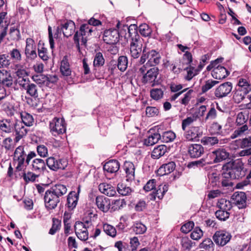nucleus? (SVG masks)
Returning a JSON list of instances; mask_svg holds the SVG:
<instances>
[{"label": "nucleus", "mask_w": 251, "mask_h": 251, "mask_svg": "<svg viewBox=\"0 0 251 251\" xmlns=\"http://www.w3.org/2000/svg\"><path fill=\"white\" fill-rule=\"evenodd\" d=\"M36 156L34 151H28V147L22 145L18 147L14 154V163L16 171H24L30 160Z\"/></svg>", "instance_id": "nucleus-1"}, {"label": "nucleus", "mask_w": 251, "mask_h": 251, "mask_svg": "<svg viewBox=\"0 0 251 251\" xmlns=\"http://www.w3.org/2000/svg\"><path fill=\"white\" fill-rule=\"evenodd\" d=\"M128 33L131 41L130 43V54L133 58H137L143 51V40L138 34L136 26L130 25L128 28Z\"/></svg>", "instance_id": "nucleus-2"}, {"label": "nucleus", "mask_w": 251, "mask_h": 251, "mask_svg": "<svg viewBox=\"0 0 251 251\" xmlns=\"http://www.w3.org/2000/svg\"><path fill=\"white\" fill-rule=\"evenodd\" d=\"M100 24L101 22L99 20L92 18L89 20L88 24H83L81 25L79 31H76L74 37L75 43L78 48H79L80 40L82 45H85L86 44L87 39L85 36L87 34L89 35L92 32V29L90 28V25L97 26Z\"/></svg>", "instance_id": "nucleus-3"}, {"label": "nucleus", "mask_w": 251, "mask_h": 251, "mask_svg": "<svg viewBox=\"0 0 251 251\" xmlns=\"http://www.w3.org/2000/svg\"><path fill=\"white\" fill-rule=\"evenodd\" d=\"M90 218H84L82 221H77L75 223V233L78 239L81 241H86L88 239V229L92 226L91 215L92 213H90ZM95 216L93 214V216Z\"/></svg>", "instance_id": "nucleus-4"}, {"label": "nucleus", "mask_w": 251, "mask_h": 251, "mask_svg": "<svg viewBox=\"0 0 251 251\" xmlns=\"http://www.w3.org/2000/svg\"><path fill=\"white\" fill-rule=\"evenodd\" d=\"M244 169V163L240 159L228 162L223 166V170L229 172L235 179H239L245 176V172Z\"/></svg>", "instance_id": "nucleus-5"}, {"label": "nucleus", "mask_w": 251, "mask_h": 251, "mask_svg": "<svg viewBox=\"0 0 251 251\" xmlns=\"http://www.w3.org/2000/svg\"><path fill=\"white\" fill-rule=\"evenodd\" d=\"M161 59L160 53L154 50L147 51L146 48L143 50V53L140 59V63L144 64L146 60V65L150 66H155L159 64Z\"/></svg>", "instance_id": "nucleus-6"}, {"label": "nucleus", "mask_w": 251, "mask_h": 251, "mask_svg": "<svg viewBox=\"0 0 251 251\" xmlns=\"http://www.w3.org/2000/svg\"><path fill=\"white\" fill-rule=\"evenodd\" d=\"M49 128L51 134L57 136L66 131V124L63 118L54 117L50 122Z\"/></svg>", "instance_id": "nucleus-7"}, {"label": "nucleus", "mask_w": 251, "mask_h": 251, "mask_svg": "<svg viewBox=\"0 0 251 251\" xmlns=\"http://www.w3.org/2000/svg\"><path fill=\"white\" fill-rule=\"evenodd\" d=\"M44 199L45 207L48 210L55 209L60 201V199L49 189L46 191Z\"/></svg>", "instance_id": "nucleus-8"}, {"label": "nucleus", "mask_w": 251, "mask_h": 251, "mask_svg": "<svg viewBox=\"0 0 251 251\" xmlns=\"http://www.w3.org/2000/svg\"><path fill=\"white\" fill-rule=\"evenodd\" d=\"M60 71L64 78L68 79L69 83H73L72 71L68 61L67 56H64L60 63Z\"/></svg>", "instance_id": "nucleus-9"}, {"label": "nucleus", "mask_w": 251, "mask_h": 251, "mask_svg": "<svg viewBox=\"0 0 251 251\" xmlns=\"http://www.w3.org/2000/svg\"><path fill=\"white\" fill-rule=\"evenodd\" d=\"M116 24H112L113 28H111V44L119 43L120 37L126 33V30L121 28V24L119 20H116Z\"/></svg>", "instance_id": "nucleus-10"}, {"label": "nucleus", "mask_w": 251, "mask_h": 251, "mask_svg": "<svg viewBox=\"0 0 251 251\" xmlns=\"http://www.w3.org/2000/svg\"><path fill=\"white\" fill-rule=\"evenodd\" d=\"M229 233L225 230L217 231L213 236V240L218 246H224L231 239Z\"/></svg>", "instance_id": "nucleus-11"}, {"label": "nucleus", "mask_w": 251, "mask_h": 251, "mask_svg": "<svg viewBox=\"0 0 251 251\" xmlns=\"http://www.w3.org/2000/svg\"><path fill=\"white\" fill-rule=\"evenodd\" d=\"M127 65L128 59L126 56H118L117 61L111 59V66L113 67L111 68V74L114 73L113 72L115 69L117 70L116 67L121 72H124L127 69Z\"/></svg>", "instance_id": "nucleus-12"}, {"label": "nucleus", "mask_w": 251, "mask_h": 251, "mask_svg": "<svg viewBox=\"0 0 251 251\" xmlns=\"http://www.w3.org/2000/svg\"><path fill=\"white\" fill-rule=\"evenodd\" d=\"M0 84L4 88H10L13 86V78L9 71L4 69L0 70Z\"/></svg>", "instance_id": "nucleus-13"}, {"label": "nucleus", "mask_w": 251, "mask_h": 251, "mask_svg": "<svg viewBox=\"0 0 251 251\" xmlns=\"http://www.w3.org/2000/svg\"><path fill=\"white\" fill-rule=\"evenodd\" d=\"M232 83L230 82H225L221 84L215 91V96L218 98H222L227 96L231 91Z\"/></svg>", "instance_id": "nucleus-14"}, {"label": "nucleus", "mask_w": 251, "mask_h": 251, "mask_svg": "<svg viewBox=\"0 0 251 251\" xmlns=\"http://www.w3.org/2000/svg\"><path fill=\"white\" fill-rule=\"evenodd\" d=\"M6 93L5 88L0 86V104L5 102L3 104V109L7 112V114L12 116L14 114L13 106L10 104L7 100Z\"/></svg>", "instance_id": "nucleus-15"}, {"label": "nucleus", "mask_w": 251, "mask_h": 251, "mask_svg": "<svg viewBox=\"0 0 251 251\" xmlns=\"http://www.w3.org/2000/svg\"><path fill=\"white\" fill-rule=\"evenodd\" d=\"M27 58L34 59L37 57L36 45L33 39L28 38L26 39V46L25 50Z\"/></svg>", "instance_id": "nucleus-16"}, {"label": "nucleus", "mask_w": 251, "mask_h": 251, "mask_svg": "<svg viewBox=\"0 0 251 251\" xmlns=\"http://www.w3.org/2000/svg\"><path fill=\"white\" fill-rule=\"evenodd\" d=\"M158 69L153 67L149 69L146 74L143 75L141 81L144 84L153 83L158 75Z\"/></svg>", "instance_id": "nucleus-17"}, {"label": "nucleus", "mask_w": 251, "mask_h": 251, "mask_svg": "<svg viewBox=\"0 0 251 251\" xmlns=\"http://www.w3.org/2000/svg\"><path fill=\"white\" fill-rule=\"evenodd\" d=\"M229 153L225 149L219 148L211 152V156L214 163L221 162L228 158Z\"/></svg>", "instance_id": "nucleus-18"}, {"label": "nucleus", "mask_w": 251, "mask_h": 251, "mask_svg": "<svg viewBox=\"0 0 251 251\" xmlns=\"http://www.w3.org/2000/svg\"><path fill=\"white\" fill-rule=\"evenodd\" d=\"M202 134V132L199 126H191L185 132L184 137L187 140L192 141L197 140Z\"/></svg>", "instance_id": "nucleus-19"}, {"label": "nucleus", "mask_w": 251, "mask_h": 251, "mask_svg": "<svg viewBox=\"0 0 251 251\" xmlns=\"http://www.w3.org/2000/svg\"><path fill=\"white\" fill-rule=\"evenodd\" d=\"M233 203L238 206L239 209L246 206L247 197L244 192H235L232 196Z\"/></svg>", "instance_id": "nucleus-20"}, {"label": "nucleus", "mask_w": 251, "mask_h": 251, "mask_svg": "<svg viewBox=\"0 0 251 251\" xmlns=\"http://www.w3.org/2000/svg\"><path fill=\"white\" fill-rule=\"evenodd\" d=\"M126 173V181L131 182L135 179V166L130 161H126L123 166Z\"/></svg>", "instance_id": "nucleus-21"}, {"label": "nucleus", "mask_w": 251, "mask_h": 251, "mask_svg": "<svg viewBox=\"0 0 251 251\" xmlns=\"http://www.w3.org/2000/svg\"><path fill=\"white\" fill-rule=\"evenodd\" d=\"M78 200V194H76L75 191H71L69 193L67 199V203L66 204V206L69 211L73 210L75 208Z\"/></svg>", "instance_id": "nucleus-22"}, {"label": "nucleus", "mask_w": 251, "mask_h": 251, "mask_svg": "<svg viewBox=\"0 0 251 251\" xmlns=\"http://www.w3.org/2000/svg\"><path fill=\"white\" fill-rule=\"evenodd\" d=\"M31 167V170L39 175L46 170V163L40 158L34 159L32 162Z\"/></svg>", "instance_id": "nucleus-23"}, {"label": "nucleus", "mask_w": 251, "mask_h": 251, "mask_svg": "<svg viewBox=\"0 0 251 251\" xmlns=\"http://www.w3.org/2000/svg\"><path fill=\"white\" fill-rule=\"evenodd\" d=\"M204 152V149L200 144H192L188 148V153L192 158L201 156Z\"/></svg>", "instance_id": "nucleus-24"}, {"label": "nucleus", "mask_w": 251, "mask_h": 251, "mask_svg": "<svg viewBox=\"0 0 251 251\" xmlns=\"http://www.w3.org/2000/svg\"><path fill=\"white\" fill-rule=\"evenodd\" d=\"M228 75V73L226 69L220 65H217V67H215L211 72L213 77L217 79L225 78Z\"/></svg>", "instance_id": "nucleus-25"}, {"label": "nucleus", "mask_w": 251, "mask_h": 251, "mask_svg": "<svg viewBox=\"0 0 251 251\" xmlns=\"http://www.w3.org/2000/svg\"><path fill=\"white\" fill-rule=\"evenodd\" d=\"M98 207L103 212H107L110 209V199L103 196L98 197L96 200Z\"/></svg>", "instance_id": "nucleus-26"}, {"label": "nucleus", "mask_w": 251, "mask_h": 251, "mask_svg": "<svg viewBox=\"0 0 251 251\" xmlns=\"http://www.w3.org/2000/svg\"><path fill=\"white\" fill-rule=\"evenodd\" d=\"M15 131L16 137L14 141L16 143H17L26 135L27 129L25 128L22 124L16 123L15 125Z\"/></svg>", "instance_id": "nucleus-27"}, {"label": "nucleus", "mask_w": 251, "mask_h": 251, "mask_svg": "<svg viewBox=\"0 0 251 251\" xmlns=\"http://www.w3.org/2000/svg\"><path fill=\"white\" fill-rule=\"evenodd\" d=\"M63 34L64 36L69 37L72 36L75 31V24L72 21H67L62 24Z\"/></svg>", "instance_id": "nucleus-28"}, {"label": "nucleus", "mask_w": 251, "mask_h": 251, "mask_svg": "<svg viewBox=\"0 0 251 251\" xmlns=\"http://www.w3.org/2000/svg\"><path fill=\"white\" fill-rule=\"evenodd\" d=\"M176 164L174 162L163 164L157 170V174L160 176H164L172 172L175 169Z\"/></svg>", "instance_id": "nucleus-29"}, {"label": "nucleus", "mask_w": 251, "mask_h": 251, "mask_svg": "<svg viewBox=\"0 0 251 251\" xmlns=\"http://www.w3.org/2000/svg\"><path fill=\"white\" fill-rule=\"evenodd\" d=\"M49 190L60 199L67 192L66 185L61 184H55L50 188Z\"/></svg>", "instance_id": "nucleus-30"}, {"label": "nucleus", "mask_w": 251, "mask_h": 251, "mask_svg": "<svg viewBox=\"0 0 251 251\" xmlns=\"http://www.w3.org/2000/svg\"><path fill=\"white\" fill-rule=\"evenodd\" d=\"M223 173L222 176L221 184L223 187L232 186L233 183L232 180L235 179L234 177H232L231 174L226 170H223Z\"/></svg>", "instance_id": "nucleus-31"}, {"label": "nucleus", "mask_w": 251, "mask_h": 251, "mask_svg": "<svg viewBox=\"0 0 251 251\" xmlns=\"http://www.w3.org/2000/svg\"><path fill=\"white\" fill-rule=\"evenodd\" d=\"M168 190V186L167 185H160L158 186L156 190L153 192L152 194L151 195V200H155L156 198L158 199H162L165 193Z\"/></svg>", "instance_id": "nucleus-32"}, {"label": "nucleus", "mask_w": 251, "mask_h": 251, "mask_svg": "<svg viewBox=\"0 0 251 251\" xmlns=\"http://www.w3.org/2000/svg\"><path fill=\"white\" fill-rule=\"evenodd\" d=\"M167 151V147L164 145H160L155 147L151 152V157L158 159L163 156Z\"/></svg>", "instance_id": "nucleus-33"}, {"label": "nucleus", "mask_w": 251, "mask_h": 251, "mask_svg": "<svg viewBox=\"0 0 251 251\" xmlns=\"http://www.w3.org/2000/svg\"><path fill=\"white\" fill-rule=\"evenodd\" d=\"M236 87L249 93L251 91V83L246 78H240Z\"/></svg>", "instance_id": "nucleus-34"}, {"label": "nucleus", "mask_w": 251, "mask_h": 251, "mask_svg": "<svg viewBox=\"0 0 251 251\" xmlns=\"http://www.w3.org/2000/svg\"><path fill=\"white\" fill-rule=\"evenodd\" d=\"M161 139V135L158 133H154L149 135L147 138L144 140V144L147 146H152L157 143Z\"/></svg>", "instance_id": "nucleus-35"}, {"label": "nucleus", "mask_w": 251, "mask_h": 251, "mask_svg": "<svg viewBox=\"0 0 251 251\" xmlns=\"http://www.w3.org/2000/svg\"><path fill=\"white\" fill-rule=\"evenodd\" d=\"M117 190L119 194L122 196L130 195L133 192V190L130 187L120 183H118Z\"/></svg>", "instance_id": "nucleus-36"}, {"label": "nucleus", "mask_w": 251, "mask_h": 251, "mask_svg": "<svg viewBox=\"0 0 251 251\" xmlns=\"http://www.w3.org/2000/svg\"><path fill=\"white\" fill-rule=\"evenodd\" d=\"M20 115L22 122L25 125L27 126H30L33 125L34 119L31 114L26 112H22Z\"/></svg>", "instance_id": "nucleus-37"}, {"label": "nucleus", "mask_w": 251, "mask_h": 251, "mask_svg": "<svg viewBox=\"0 0 251 251\" xmlns=\"http://www.w3.org/2000/svg\"><path fill=\"white\" fill-rule=\"evenodd\" d=\"M248 93L236 87L233 92V100L236 103H239L245 98V96Z\"/></svg>", "instance_id": "nucleus-38"}, {"label": "nucleus", "mask_w": 251, "mask_h": 251, "mask_svg": "<svg viewBox=\"0 0 251 251\" xmlns=\"http://www.w3.org/2000/svg\"><path fill=\"white\" fill-rule=\"evenodd\" d=\"M13 129V125L10 121L2 120L0 121V130L5 133H10Z\"/></svg>", "instance_id": "nucleus-39"}, {"label": "nucleus", "mask_w": 251, "mask_h": 251, "mask_svg": "<svg viewBox=\"0 0 251 251\" xmlns=\"http://www.w3.org/2000/svg\"><path fill=\"white\" fill-rule=\"evenodd\" d=\"M40 175L38 173H34L28 171L27 173H24L23 175V179L26 183L29 182H33Z\"/></svg>", "instance_id": "nucleus-40"}, {"label": "nucleus", "mask_w": 251, "mask_h": 251, "mask_svg": "<svg viewBox=\"0 0 251 251\" xmlns=\"http://www.w3.org/2000/svg\"><path fill=\"white\" fill-rule=\"evenodd\" d=\"M25 90H26V94L34 98L38 97V88L36 84L30 83Z\"/></svg>", "instance_id": "nucleus-41"}, {"label": "nucleus", "mask_w": 251, "mask_h": 251, "mask_svg": "<svg viewBox=\"0 0 251 251\" xmlns=\"http://www.w3.org/2000/svg\"><path fill=\"white\" fill-rule=\"evenodd\" d=\"M218 206L221 209L229 211L232 207V204L230 201L226 199H221L218 202Z\"/></svg>", "instance_id": "nucleus-42"}, {"label": "nucleus", "mask_w": 251, "mask_h": 251, "mask_svg": "<svg viewBox=\"0 0 251 251\" xmlns=\"http://www.w3.org/2000/svg\"><path fill=\"white\" fill-rule=\"evenodd\" d=\"M214 245L212 241L209 239H205L200 244V248L207 251H213Z\"/></svg>", "instance_id": "nucleus-43"}, {"label": "nucleus", "mask_w": 251, "mask_h": 251, "mask_svg": "<svg viewBox=\"0 0 251 251\" xmlns=\"http://www.w3.org/2000/svg\"><path fill=\"white\" fill-rule=\"evenodd\" d=\"M38 53L39 57L44 61L48 60L47 49L41 46V41L38 43Z\"/></svg>", "instance_id": "nucleus-44"}, {"label": "nucleus", "mask_w": 251, "mask_h": 251, "mask_svg": "<svg viewBox=\"0 0 251 251\" xmlns=\"http://www.w3.org/2000/svg\"><path fill=\"white\" fill-rule=\"evenodd\" d=\"M67 163L65 159H56L54 162V166H52V171H57L59 169L64 170L67 167Z\"/></svg>", "instance_id": "nucleus-45"}, {"label": "nucleus", "mask_w": 251, "mask_h": 251, "mask_svg": "<svg viewBox=\"0 0 251 251\" xmlns=\"http://www.w3.org/2000/svg\"><path fill=\"white\" fill-rule=\"evenodd\" d=\"M151 98L154 100H159L163 97V91L160 88L152 89L150 91Z\"/></svg>", "instance_id": "nucleus-46"}, {"label": "nucleus", "mask_w": 251, "mask_h": 251, "mask_svg": "<svg viewBox=\"0 0 251 251\" xmlns=\"http://www.w3.org/2000/svg\"><path fill=\"white\" fill-rule=\"evenodd\" d=\"M201 142L204 145L212 146L217 144L219 140L216 137H204L201 139Z\"/></svg>", "instance_id": "nucleus-47"}, {"label": "nucleus", "mask_w": 251, "mask_h": 251, "mask_svg": "<svg viewBox=\"0 0 251 251\" xmlns=\"http://www.w3.org/2000/svg\"><path fill=\"white\" fill-rule=\"evenodd\" d=\"M176 134L172 131H167L164 132L162 136L163 142L169 143L172 142L176 138Z\"/></svg>", "instance_id": "nucleus-48"}, {"label": "nucleus", "mask_w": 251, "mask_h": 251, "mask_svg": "<svg viewBox=\"0 0 251 251\" xmlns=\"http://www.w3.org/2000/svg\"><path fill=\"white\" fill-rule=\"evenodd\" d=\"M198 118L199 117L197 115L193 114L192 116L183 120L182 123V128L183 130H185L186 126L191 124L194 121H197Z\"/></svg>", "instance_id": "nucleus-49"}, {"label": "nucleus", "mask_w": 251, "mask_h": 251, "mask_svg": "<svg viewBox=\"0 0 251 251\" xmlns=\"http://www.w3.org/2000/svg\"><path fill=\"white\" fill-rule=\"evenodd\" d=\"M32 78L33 80L36 83L40 85L41 86H46V76L44 75H37L32 76Z\"/></svg>", "instance_id": "nucleus-50"}, {"label": "nucleus", "mask_w": 251, "mask_h": 251, "mask_svg": "<svg viewBox=\"0 0 251 251\" xmlns=\"http://www.w3.org/2000/svg\"><path fill=\"white\" fill-rule=\"evenodd\" d=\"M9 35L10 36L11 39L13 40L18 41L20 40L21 38L19 29L15 26L10 28L9 31Z\"/></svg>", "instance_id": "nucleus-51"}, {"label": "nucleus", "mask_w": 251, "mask_h": 251, "mask_svg": "<svg viewBox=\"0 0 251 251\" xmlns=\"http://www.w3.org/2000/svg\"><path fill=\"white\" fill-rule=\"evenodd\" d=\"M187 75L185 76V78L188 81H190L194 76L196 75L201 70L200 69H197L193 67L187 68Z\"/></svg>", "instance_id": "nucleus-52"}, {"label": "nucleus", "mask_w": 251, "mask_h": 251, "mask_svg": "<svg viewBox=\"0 0 251 251\" xmlns=\"http://www.w3.org/2000/svg\"><path fill=\"white\" fill-rule=\"evenodd\" d=\"M216 217L221 221H225L228 218L229 213L228 211L220 209L215 212Z\"/></svg>", "instance_id": "nucleus-53"}, {"label": "nucleus", "mask_w": 251, "mask_h": 251, "mask_svg": "<svg viewBox=\"0 0 251 251\" xmlns=\"http://www.w3.org/2000/svg\"><path fill=\"white\" fill-rule=\"evenodd\" d=\"M217 111L214 106H212L206 114V117L204 118V121L206 122L208 120H214L217 118Z\"/></svg>", "instance_id": "nucleus-54"}, {"label": "nucleus", "mask_w": 251, "mask_h": 251, "mask_svg": "<svg viewBox=\"0 0 251 251\" xmlns=\"http://www.w3.org/2000/svg\"><path fill=\"white\" fill-rule=\"evenodd\" d=\"M60 222L58 219L53 218L52 219V225L49 231V234L54 235L60 229Z\"/></svg>", "instance_id": "nucleus-55"}, {"label": "nucleus", "mask_w": 251, "mask_h": 251, "mask_svg": "<svg viewBox=\"0 0 251 251\" xmlns=\"http://www.w3.org/2000/svg\"><path fill=\"white\" fill-rule=\"evenodd\" d=\"M133 230L136 234H143L147 230L146 226L141 223H136L133 227Z\"/></svg>", "instance_id": "nucleus-56"}, {"label": "nucleus", "mask_w": 251, "mask_h": 251, "mask_svg": "<svg viewBox=\"0 0 251 251\" xmlns=\"http://www.w3.org/2000/svg\"><path fill=\"white\" fill-rule=\"evenodd\" d=\"M219 82L216 80H208L206 81L205 84L201 87V91L202 93H205L209 89L212 88L214 86L217 84Z\"/></svg>", "instance_id": "nucleus-57"}, {"label": "nucleus", "mask_w": 251, "mask_h": 251, "mask_svg": "<svg viewBox=\"0 0 251 251\" xmlns=\"http://www.w3.org/2000/svg\"><path fill=\"white\" fill-rule=\"evenodd\" d=\"M203 236V231L199 227H196L191 233V237L193 240H198Z\"/></svg>", "instance_id": "nucleus-58"}, {"label": "nucleus", "mask_w": 251, "mask_h": 251, "mask_svg": "<svg viewBox=\"0 0 251 251\" xmlns=\"http://www.w3.org/2000/svg\"><path fill=\"white\" fill-rule=\"evenodd\" d=\"M16 79H19L28 77V74L25 69L19 68L15 69Z\"/></svg>", "instance_id": "nucleus-59"}, {"label": "nucleus", "mask_w": 251, "mask_h": 251, "mask_svg": "<svg viewBox=\"0 0 251 251\" xmlns=\"http://www.w3.org/2000/svg\"><path fill=\"white\" fill-rule=\"evenodd\" d=\"M104 63V59L100 52H98L96 54L93 64L95 67H99L103 65Z\"/></svg>", "instance_id": "nucleus-60"}, {"label": "nucleus", "mask_w": 251, "mask_h": 251, "mask_svg": "<svg viewBox=\"0 0 251 251\" xmlns=\"http://www.w3.org/2000/svg\"><path fill=\"white\" fill-rule=\"evenodd\" d=\"M222 126L218 123H213L210 127L209 131L212 134H220Z\"/></svg>", "instance_id": "nucleus-61"}, {"label": "nucleus", "mask_w": 251, "mask_h": 251, "mask_svg": "<svg viewBox=\"0 0 251 251\" xmlns=\"http://www.w3.org/2000/svg\"><path fill=\"white\" fill-rule=\"evenodd\" d=\"M37 152L39 156L42 157H46L48 155V150L46 146L43 145L37 146Z\"/></svg>", "instance_id": "nucleus-62"}, {"label": "nucleus", "mask_w": 251, "mask_h": 251, "mask_svg": "<svg viewBox=\"0 0 251 251\" xmlns=\"http://www.w3.org/2000/svg\"><path fill=\"white\" fill-rule=\"evenodd\" d=\"M193 92V90H189L184 95L183 97L181 99L180 102L182 105H187L189 103L191 98L192 94Z\"/></svg>", "instance_id": "nucleus-63"}, {"label": "nucleus", "mask_w": 251, "mask_h": 251, "mask_svg": "<svg viewBox=\"0 0 251 251\" xmlns=\"http://www.w3.org/2000/svg\"><path fill=\"white\" fill-rule=\"evenodd\" d=\"M124 205H126V202L124 200L118 199L114 200L112 201L111 209H113V211H115L120 209Z\"/></svg>", "instance_id": "nucleus-64"}]
</instances>
